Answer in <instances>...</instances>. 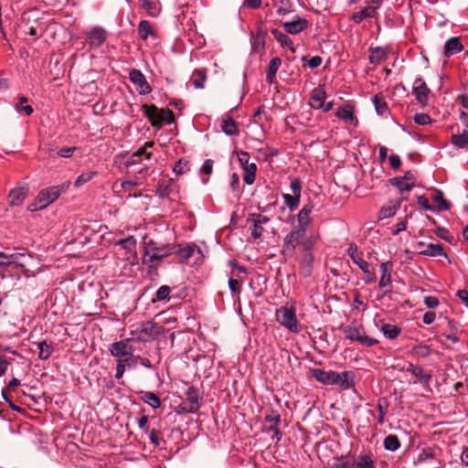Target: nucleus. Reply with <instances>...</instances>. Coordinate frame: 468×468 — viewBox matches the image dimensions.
<instances>
[{"label":"nucleus","instance_id":"7c9ffc66","mask_svg":"<svg viewBox=\"0 0 468 468\" xmlns=\"http://www.w3.org/2000/svg\"><path fill=\"white\" fill-rule=\"evenodd\" d=\"M140 399L153 409H158L161 405V400L158 396L150 391H140Z\"/></svg>","mask_w":468,"mask_h":468},{"label":"nucleus","instance_id":"603ef678","mask_svg":"<svg viewBox=\"0 0 468 468\" xmlns=\"http://www.w3.org/2000/svg\"><path fill=\"white\" fill-rule=\"evenodd\" d=\"M140 356H134L133 353H131V355H127L123 358L118 359L117 361L122 364L123 367H125L127 369L134 367L137 365Z\"/></svg>","mask_w":468,"mask_h":468},{"label":"nucleus","instance_id":"ea45409f","mask_svg":"<svg viewBox=\"0 0 468 468\" xmlns=\"http://www.w3.org/2000/svg\"><path fill=\"white\" fill-rule=\"evenodd\" d=\"M384 448L389 452H395L399 449L400 441L397 435L389 434L384 439Z\"/></svg>","mask_w":468,"mask_h":468},{"label":"nucleus","instance_id":"3c124183","mask_svg":"<svg viewBox=\"0 0 468 468\" xmlns=\"http://www.w3.org/2000/svg\"><path fill=\"white\" fill-rule=\"evenodd\" d=\"M96 175H97V173L95 171H88V172L82 173L81 175H80L77 177V179L74 183L75 186L80 187L82 185L90 182Z\"/></svg>","mask_w":468,"mask_h":468},{"label":"nucleus","instance_id":"de8ad7c7","mask_svg":"<svg viewBox=\"0 0 468 468\" xmlns=\"http://www.w3.org/2000/svg\"><path fill=\"white\" fill-rule=\"evenodd\" d=\"M335 115L346 122H352L356 119L353 112L347 107L339 108Z\"/></svg>","mask_w":468,"mask_h":468},{"label":"nucleus","instance_id":"2f4dec72","mask_svg":"<svg viewBox=\"0 0 468 468\" xmlns=\"http://www.w3.org/2000/svg\"><path fill=\"white\" fill-rule=\"evenodd\" d=\"M388 52L383 48H370L369 61L372 64H379L381 61L387 59Z\"/></svg>","mask_w":468,"mask_h":468},{"label":"nucleus","instance_id":"39448f33","mask_svg":"<svg viewBox=\"0 0 468 468\" xmlns=\"http://www.w3.org/2000/svg\"><path fill=\"white\" fill-rule=\"evenodd\" d=\"M345 336L352 342H358L365 346H373L378 344V341L366 335L362 325L352 324L344 329Z\"/></svg>","mask_w":468,"mask_h":468},{"label":"nucleus","instance_id":"bf43d9fd","mask_svg":"<svg viewBox=\"0 0 468 468\" xmlns=\"http://www.w3.org/2000/svg\"><path fill=\"white\" fill-rule=\"evenodd\" d=\"M213 164L211 159H207L199 170L200 174L209 176L213 171Z\"/></svg>","mask_w":468,"mask_h":468},{"label":"nucleus","instance_id":"e2e57ef3","mask_svg":"<svg viewBox=\"0 0 468 468\" xmlns=\"http://www.w3.org/2000/svg\"><path fill=\"white\" fill-rule=\"evenodd\" d=\"M418 204L426 210H433V207L431 206L429 199L425 196H420L417 198Z\"/></svg>","mask_w":468,"mask_h":468},{"label":"nucleus","instance_id":"7ed1b4c3","mask_svg":"<svg viewBox=\"0 0 468 468\" xmlns=\"http://www.w3.org/2000/svg\"><path fill=\"white\" fill-rule=\"evenodd\" d=\"M305 234L306 233L302 230L294 229L284 237L282 246V254L284 258H292L298 245H303L306 250L310 248L311 244L309 240L305 239Z\"/></svg>","mask_w":468,"mask_h":468},{"label":"nucleus","instance_id":"79ce46f5","mask_svg":"<svg viewBox=\"0 0 468 468\" xmlns=\"http://www.w3.org/2000/svg\"><path fill=\"white\" fill-rule=\"evenodd\" d=\"M432 199L440 211L448 210L451 207L450 203L444 199L441 190H435Z\"/></svg>","mask_w":468,"mask_h":468},{"label":"nucleus","instance_id":"052dcab7","mask_svg":"<svg viewBox=\"0 0 468 468\" xmlns=\"http://www.w3.org/2000/svg\"><path fill=\"white\" fill-rule=\"evenodd\" d=\"M76 150V147H62L58 151V155L62 158H69Z\"/></svg>","mask_w":468,"mask_h":468},{"label":"nucleus","instance_id":"a211bd4d","mask_svg":"<svg viewBox=\"0 0 468 468\" xmlns=\"http://www.w3.org/2000/svg\"><path fill=\"white\" fill-rule=\"evenodd\" d=\"M312 375L318 382L324 385H335L338 378V372L325 371L321 368L312 369Z\"/></svg>","mask_w":468,"mask_h":468},{"label":"nucleus","instance_id":"4d7b16f0","mask_svg":"<svg viewBox=\"0 0 468 468\" xmlns=\"http://www.w3.org/2000/svg\"><path fill=\"white\" fill-rule=\"evenodd\" d=\"M414 122L419 125H427L432 122L431 118L427 113H416Z\"/></svg>","mask_w":468,"mask_h":468},{"label":"nucleus","instance_id":"69168bd1","mask_svg":"<svg viewBox=\"0 0 468 468\" xmlns=\"http://www.w3.org/2000/svg\"><path fill=\"white\" fill-rule=\"evenodd\" d=\"M11 361L4 356H0V378L5 374Z\"/></svg>","mask_w":468,"mask_h":468},{"label":"nucleus","instance_id":"13d9d810","mask_svg":"<svg viewBox=\"0 0 468 468\" xmlns=\"http://www.w3.org/2000/svg\"><path fill=\"white\" fill-rule=\"evenodd\" d=\"M265 421L270 423V426L278 427L281 422V416L278 412L272 411L265 416Z\"/></svg>","mask_w":468,"mask_h":468},{"label":"nucleus","instance_id":"c756f323","mask_svg":"<svg viewBox=\"0 0 468 468\" xmlns=\"http://www.w3.org/2000/svg\"><path fill=\"white\" fill-rule=\"evenodd\" d=\"M282 64V59L278 57L272 58L269 63L266 80L269 83H273L275 80L276 73Z\"/></svg>","mask_w":468,"mask_h":468},{"label":"nucleus","instance_id":"b1692460","mask_svg":"<svg viewBox=\"0 0 468 468\" xmlns=\"http://www.w3.org/2000/svg\"><path fill=\"white\" fill-rule=\"evenodd\" d=\"M326 99V93L322 86L315 88L311 96L310 106L314 109L320 110L324 107V103Z\"/></svg>","mask_w":468,"mask_h":468},{"label":"nucleus","instance_id":"4468645a","mask_svg":"<svg viewBox=\"0 0 468 468\" xmlns=\"http://www.w3.org/2000/svg\"><path fill=\"white\" fill-rule=\"evenodd\" d=\"M380 6L379 0H374L370 5L365 6L357 12H354L351 16V20L356 24H360L366 18L375 17L377 11Z\"/></svg>","mask_w":468,"mask_h":468},{"label":"nucleus","instance_id":"bb28decb","mask_svg":"<svg viewBox=\"0 0 468 468\" xmlns=\"http://www.w3.org/2000/svg\"><path fill=\"white\" fill-rule=\"evenodd\" d=\"M336 378L335 385H338L343 389H348L355 385V374L352 371L338 373V378Z\"/></svg>","mask_w":468,"mask_h":468},{"label":"nucleus","instance_id":"72a5a7b5","mask_svg":"<svg viewBox=\"0 0 468 468\" xmlns=\"http://www.w3.org/2000/svg\"><path fill=\"white\" fill-rule=\"evenodd\" d=\"M373 103L377 113L380 116L387 117L389 114V111L386 101L379 94L374 96Z\"/></svg>","mask_w":468,"mask_h":468},{"label":"nucleus","instance_id":"338daca9","mask_svg":"<svg viewBox=\"0 0 468 468\" xmlns=\"http://www.w3.org/2000/svg\"><path fill=\"white\" fill-rule=\"evenodd\" d=\"M436 319V314L434 312L429 311L424 314L422 321L425 324H431Z\"/></svg>","mask_w":468,"mask_h":468},{"label":"nucleus","instance_id":"5701e85b","mask_svg":"<svg viewBox=\"0 0 468 468\" xmlns=\"http://www.w3.org/2000/svg\"><path fill=\"white\" fill-rule=\"evenodd\" d=\"M229 264L233 267L231 271V277L229 279V288L232 294H239L241 289V283L238 279L233 278L236 275L235 271L245 272L246 269L243 266H238L237 263L233 261H229Z\"/></svg>","mask_w":468,"mask_h":468},{"label":"nucleus","instance_id":"6e6d98bb","mask_svg":"<svg viewBox=\"0 0 468 468\" xmlns=\"http://www.w3.org/2000/svg\"><path fill=\"white\" fill-rule=\"evenodd\" d=\"M171 289L167 285H162L158 288L155 293V298L157 301H165L167 300L170 294Z\"/></svg>","mask_w":468,"mask_h":468},{"label":"nucleus","instance_id":"09e8293b","mask_svg":"<svg viewBox=\"0 0 468 468\" xmlns=\"http://www.w3.org/2000/svg\"><path fill=\"white\" fill-rule=\"evenodd\" d=\"M116 245H119L122 247L124 250H126L129 252H132L135 250L136 247V239L133 236H130L126 239H119L116 242Z\"/></svg>","mask_w":468,"mask_h":468},{"label":"nucleus","instance_id":"a19ab883","mask_svg":"<svg viewBox=\"0 0 468 468\" xmlns=\"http://www.w3.org/2000/svg\"><path fill=\"white\" fill-rule=\"evenodd\" d=\"M244 171L243 180L247 185H252L255 181L257 166L254 163L242 167Z\"/></svg>","mask_w":468,"mask_h":468},{"label":"nucleus","instance_id":"2eb2a0df","mask_svg":"<svg viewBox=\"0 0 468 468\" xmlns=\"http://www.w3.org/2000/svg\"><path fill=\"white\" fill-rule=\"evenodd\" d=\"M248 221L252 223L251 226V236L254 239H260L263 232V225L270 222V218L261 214H250L248 218Z\"/></svg>","mask_w":468,"mask_h":468},{"label":"nucleus","instance_id":"dca6fc26","mask_svg":"<svg viewBox=\"0 0 468 468\" xmlns=\"http://www.w3.org/2000/svg\"><path fill=\"white\" fill-rule=\"evenodd\" d=\"M130 342L131 339L114 342L109 346V352L112 356L117 357L118 359H122L133 352V348L130 345Z\"/></svg>","mask_w":468,"mask_h":468},{"label":"nucleus","instance_id":"c9c22d12","mask_svg":"<svg viewBox=\"0 0 468 468\" xmlns=\"http://www.w3.org/2000/svg\"><path fill=\"white\" fill-rule=\"evenodd\" d=\"M221 129L227 135H237L239 133L237 123L232 117L223 119Z\"/></svg>","mask_w":468,"mask_h":468},{"label":"nucleus","instance_id":"5fc2aeb1","mask_svg":"<svg viewBox=\"0 0 468 468\" xmlns=\"http://www.w3.org/2000/svg\"><path fill=\"white\" fill-rule=\"evenodd\" d=\"M355 468H375V465L369 456L364 455L358 458Z\"/></svg>","mask_w":468,"mask_h":468},{"label":"nucleus","instance_id":"774afa93","mask_svg":"<svg viewBox=\"0 0 468 468\" xmlns=\"http://www.w3.org/2000/svg\"><path fill=\"white\" fill-rule=\"evenodd\" d=\"M238 158H239V161L240 163V165H242V167L246 166L247 165H250L251 163H250V154L247 153V152H240L239 154H238Z\"/></svg>","mask_w":468,"mask_h":468},{"label":"nucleus","instance_id":"aec40b11","mask_svg":"<svg viewBox=\"0 0 468 468\" xmlns=\"http://www.w3.org/2000/svg\"><path fill=\"white\" fill-rule=\"evenodd\" d=\"M186 402H185V409L188 412H196L200 408L199 404V396L197 393V390L194 387H189L186 391Z\"/></svg>","mask_w":468,"mask_h":468},{"label":"nucleus","instance_id":"f257e3e1","mask_svg":"<svg viewBox=\"0 0 468 468\" xmlns=\"http://www.w3.org/2000/svg\"><path fill=\"white\" fill-rule=\"evenodd\" d=\"M173 247L167 243L150 239L145 242L143 264L148 267V273H156L159 262L172 254Z\"/></svg>","mask_w":468,"mask_h":468},{"label":"nucleus","instance_id":"f704fd0d","mask_svg":"<svg viewBox=\"0 0 468 468\" xmlns=\"http://www.w3.org/2000/svg\"><path fill=\"white\" fill-rule=\"evenodd\" d=\"M271 35L274 37V38L281 44L282 48H287L292 50V39L284 33L280 31L279 29H271Z\"/></svg>","mask_w":468,"mask_h":468},{"label":"nucleus","instance_id":"0e129e2a","mask_svg":"<svg viewBox=\"0 0 468 468\" xmlns=\"http://www.w3.org/2000/svg\"><path fill=\"white\" fill-rule=\"evenodd\" d=\"M149 439L154 446H160L162 440L159 438V433L156 430L153 429L150 431Z\"/></svg>","mask_w":468,"mask_h":468},{"label":"nucleus","instance_id":"4c0bfd02","mask_svg":"<svg viewBox=\"0 0 468 468\" xmlns=\"http://www.w3.org/2000/svg\"><path fill=\"white\" fill-rule=\"evenodd\" d=\"M207 80L205 69H196L191 78V81L196 89H203Z\"/></svg>","mask_w":468,"mask_h":468},{"label":"nucleus","instance_id":"0eeeda50","mask_svg":"<svg viewBox=\"0 0 468 468\" xmlns=\"http://www.w3.org/2000/svg\"><path fill=\"white\" fill-rule=\"evenodd\" d=\"M405 371L410 373L415 378L413 381L414 384L420 383L426 391L431 390V382L432 379L431 371H427L422 367L412 363L408 364Z\"/></svg>","mask_w":468,"mask_h":468},{"label":"nucleus","instance_id":"473e14b6","mask_svg":"<svg viewBox=\"0 0 468 468\" xmlns=\"http://www.w3.org/2000/svg\"><path fill=\"white\" fill-rule=\"evenodd\" d=\"M173 192V183L171 180H161L158 182L156 194L162 197H169Z\"/></svg>","mask_w":468,"mask_h":468},{"label":"nucleus","instance_id":"20e7f679","mask_svg":"<svg viewBox=\"0 0 468 468\" xmlns=\"http://www.w3.org/2000/svg\"><path fill=\"white\" fill-rule=\"evenodd\" d=\"M62 187L59 186H50L42 189L35 198V200L28 205L27 209L31 212L46 208L48 205L57 200L61 195Z\"/></svg>","mask_w":468,"mask_h":468},{"label":"nucleus","instance_id":"f3484780","mask_svg":"<svg viewBox=\"0 0 468 468\" xmlns=\"http://www.w3.org/2000/svg\"><path fill=\"white\" fill-rule=\"evenodd\" d=\"M314 205L312 203H308L304 205L301 210L297 214V227L296 229L302 230L306 233L308 227L310 226L311 220V213L313 211Z\"/></svg>","mask_w":468,"mask_h":468},{"label":"nucleus","instance_id":"8fccbe9b","mask_svg":"<svg viewBox=\"0 0 468 468\" xmlns=\"http://www.w3.org/2000/svg\"><path fill=\"white\" fill-rule=\"evenodd\" d=\"M141 7L151 16H156L160 11L155 3L147 0L142 2Z\"/></svg>","mask_w":468,"mask_h":468},{"label":"nucleus","instance_id":"c85d7f7f","mask_svg":"<svg viewBox=\"0 0 468 468\" xmlns=\"http://www.w3.org/2000/svg\"><path fill=\"white\" fill-rule=\"evenodd\" d=\"M20 256H23V254H6L4 252H0V268H7L12 264L23 266V264L18 262L17 261Z\"/></svg>","mask_w":468,"mask_h":468},{"label":"nucleus","instance_id":"49530a36","mask_svg":"<svg viewBox=\"0 0 468 468\" xmlns=\"http://www.w3.org/2000/svg\"><path fill=\"white\" fill-rule=\"evenodd\" d=\"M411 353L418 358H426L431 354V349L427 345H417L412 347Z\"/></svg>","mask_w":468,"mask_h":468},{"label":"nucleus","instance_id":"f8f14e48","mask_svg":"<svg viewBox=\"0 0 468 468\" xmlns=\"http://www.w3.org/2000/svg\"><path fill=\"white\" fill-rule=\"evenodd\" d=\"M107 31L100 26L91 27L86 33L87 41L91 48H100L107 39Z\"/></svg>","mask_w":468,"mask_h":468},{"label":"nucleus","instance_id":"6e6552de","mask_svg":"<svg viewBox=\"0 0 468 468\" xmlns=\"http://www.w3.org/2000/svg\"><path fill=\"white\" fill-rule=\"evenodd\" d=\"M292 194H282V198L290 211H294L299 206L302 193V184L300 179L293 178L290 183Z\"/></svg>","mask_w":468,"mask_h":468},{"label":"nucleus","instance_id":"58836bf2","mask_svg":"<svg viewBox=\"0 0 468 468\" xmlns=\"http://www.w3.org/2000/svg\"><path fill=\"white\" fill-rule=\"evenodd\" d=\"M201 254L200 249L194 243L188 244L185 247H181L178 250V254L181 258L184 260H188L192 256H194L195 253Z\"/></svg>","mask_w":468,"mask_h":468},{"label":"nucleus","instance_id":"9d476101","mask_svg":"<svg viewBox=\"0 0 468 468\" xmlns=\"http://www.w3.org/2000/svg\"><path fill=\"white\" fill-rule=\"evenodd\" d=\"M129 79L140 95L149 94L152 91L151 86L141 70L133 69L129 73Z\"/></svg>","mask_w":468,"mask_h":468},{"label":"nucleus","instance_id":"1a4fd4ad","mask_svg":"<svg viewBox=\"0 0 468 468\" xmlns=\"http://www.w3.org/2000/svg\"><path fill=\"white\" fill-rule=\"evenodd\" d=\"M381 275L378 282V288L385 294L392 292V271H393V262L388 261L386 262H382L379 266Z\"/></svg>","mask_w":468,"mask_h":468},{"label":"nucleus","instance_id":"e433bc0d","mask_svg":"<svg viewBox=\"0 0 468 468\" xmlns=\"http://www.w3.org/2000/svg\"><path fill=\"white\" fill-rule=\"evenodd\" d=\"M390 184L396 186L400 192L410 191L414 187L413 181H408L407 179L400 177L391 178Z\"/></svg>","mask_w":468,"mask_h":468},{"label":"nucleus","instance_id":"cd10ccee","mask_svg":"<svg viewBox=\"0 0 468 468\" xmlns=\"http://www.w3.org/2000/svg\"><path fill=\"white\" fill-rule=\"evenodd\" d=\"M138 34L143 40H146L149 37H155L153 25L147 20H142L138 26Z\"/></svg>","mask_w":468,"mask_h":468},{"label":"nucleus","instance_id":"9b49d317","mask_svg":"<svg viewBox=\"0 0 468 468\" xmlns=\"http://www.w3.org/2000/svg\"><path fill=\"white\" fill-rule=\"evenodd\" d=\"M412 93L415 96L418 103L424 107L428 104V101L431 92L424 80L420 77L414 80Z\"/></svg>","mask_w":468,"mask_h":468},{"label":"nucleus","instance_id":"a878e982","mask_svg":"<svg viewBox=\"0 0 468 468\" xmlns=\"http://www.w3.org/2000/svg\"><path fill=\"white\" fill-rule=\"evenodd\" d=\"M401 206L400 200H391L387 205L381 207V209L378 212V217L380 219L388 218L390 217H393L398 209Z\"/></svg>","mask_w":468,"mask_h":468},{"label":"nucleus","instance_id":"423d86ee","mask_svg":"<svg viewBox=\"0 0 468 468\" xmlns=\"http://www.w3.org/2000/svg\"><path fill=\"white\" fill-rule=\"evenodd\" d=\"M275 316L277 322L291 333H298L300 331L301 326L297 321L294 309L282 306L276 310Z\"/></svg>","mask_w":468,"mask_h":468},{"label":"nucleus","instance_id":"393cba45","mask_svg":"<svg viewBox=\"0 0 468 468\" xmlns=\"http://www.w3.org/2000/svg\"><path fill=\"white\" fill-rule=\"evenodd\" d=\"M463 50V45L456 37H450L444 45V56L451 57Z\"/></svg>","mask_w":468,"mask_h":468},{"label":"nucleus","instance_id":"ddd939ff","mask_svg":"<svg viewBox=\"0 0 468 468\" xmlns=\"http://www.w3.org/2000/svg\"><path fill=\"white\" fill-rule=\"evenodd\" d=\"M415 248L419 250V254L423 256L447 257L442 245L440 243H425L424 241H418L415 244Z\"/></svg>","mask_w":468,"mask_h":468},{"label":"nucleus","instance_id":"680f3d73","mask_svg":"<svg viewBox=\"0 0 468 468\" xmlns=\"http://www.w3.org/2000/svg\"><path fill=\"white\" fill-rule=\"evenodd\" d=\"M423 301L429 309H434L439 305V300L435 296H425Z\"/></svg>","mask_w":468,"mask_h":468},{"label":"nucleus","instance_id":"f03ea898","mask_svg":"<svg viewBox=\"0 0 468 468\" xmlns=\"http://www.w3.org/2000/svg\"><path fill=\"white\" fill-rule=\"evenodd\" d=\"M142 112L153 127H162L165 124H170L174 122V112L169 109H159L155 105L144 104Z\"/></svg>","mask_w":468,"mask_h":468},{"label":"nucleus","instance_id":"864d4df0","mask_svg":"<svg viewBox=\"0 0 468 468\" xmlns=\"http://www.w3.org/2000/svg\"><path fill=\"white\" fill-rule=\"evenodd\" d=\"M189 162L184 159L178 160L173 168L174 172L176 175H183L186 172L189 171Z\"/></svg>","mask_w":468,"mask_h":468},{"label":"nucleus","instance_id":"c03bdc74","mask_svg":"<svg viewBox=\"0 0 468 468\" xmlns=\"http://www.w3.org/2000/svg\"><path fill=\"white\" fill-rule=\"evenodd\" d=\"M451 142L458 148H464L468 144V133L463 131L462 133L452 135Z\"/></svg>","mask_w":468,"mask_h":468},{"label":"nucleus","instance_id":"a18cd8bd","mask_svg":"<svg viewBox=\"0 0 468 468\" xmlns=\"http://www.w3.org/2000/svg\"><path fill=\"white\" fill-rule=\"evenodd\" d=\"M381 331L388 339H395L400 334V328L397 325L385 324L381 326Z\"/></svg>","mask_w":468,"mask_h":468},{"label":"nucleus","instance_id":"37998d69","mask_svg":"<svg viewBox=\"0 0 468 468\" xmlns=\"http://www.w3.org/2000/svg\"><path fill=\"white\" fill-rule=\"evenodd\" d=\"M37 345L39 349L38 357L42 360H47L53 353V346L46 341L38 342Z\"/></svg>","mask_w":468,"mask_h":468},{"label":"nucleus","instance_id":"4be33fe9","mask_svg":"<svg viewBox=\"0 0 468 468\" xmlns=\"http://www.w3.org/2000/svg\"><path fill=\"white\" fill-rule=\"evenodd\" d=\"M154 142H146L143 147L135 151L130 157L129 163L135 165L142 162L143 158L149 160L152 157V153L149 151L154 146Z\"/></svg>","mask_w":468,"mask_h":468},{"label":"nucleus","instance_id":"6ab92c4d","mask_svg":"<svg viewBox=\"0 0 468 468\" xmlns=\"http://www.w3.org/2000/svg\"><path fill=\"white\" fill-rule=\"evenodd\" d=\"M308 26L306 19L296 16L292 21L283 23L282 27L286 33L296 35L303 31Z\"/></svg>","mask_w":468,"mask_h":468},{"label":"nucleus","instance_id":"412c9836","mask_svg":"<svg viewBox=\"0 0 468 468\" xmlns=\"http://www.w3.org/2000/svg\"><path fill=\"white\" fill-rule=\"evenodd\" d=\"M28 188L18 186L14 188L8 195V204L12 207H19L27 197Z\"/></svg>","mask_w":468,"mask_h":468}]
</instances>
